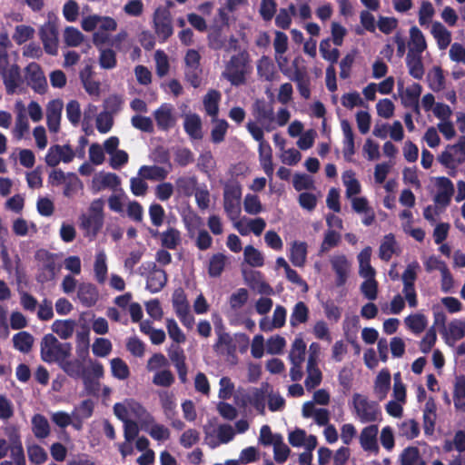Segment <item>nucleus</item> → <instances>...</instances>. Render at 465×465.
Returning a JSON list of instances; mask_svg holds the SVG:
<instances>
[{
	"label": "nucleus",
	"mask_w": 465,
	"mask_h": 465,
	"mask_svg": "<svg viewBox=\"0 0 465 465\" xmlns=\"http://www.w3.org/2000/svg\"><path fill=\"white\" fill-rule=\"evenodd\" d=\"M435 15V9L430 1L424 0L420 3L418 12L419 24L420 26L427 28L433 23L432 19Z\"/></svg>",
	"instance_id": "53"
},
{
	"label": "nucleus",
	"mask_w": 465,
	"mask_h": 465,
	"mask_svg": "<svg viewBox=\"0 0 465 465\" xmlns=\"http://www.w3.org/2000/svg\"><path fill=\"white\" fill-rule=\"evenodd\" d=\"M306 373L307 376L304 383L307 390L311 391L320 385L322 382V375L321 370L318 367V364H307Z\"/></svg>",
	"instance_id": "62"
},
{
	"label": "nucleus",
	"mask_w": 465,
	"mask_h": 465,
	"mask_svg": "<svg viewBox=\"0 0 465 465\" xmlns=\"http://www.w3.org/2000/svg\"><path fill=\"white\" fill-rule=\"evenodd\" d=\"M0 75L3 78V83L8 94L22 93L24 91V80L17 64H13L10 69Z\"/></svg>",
	"instance_id": "23"
},
{
	"label": "nucleus",
	"mask_w": 465,
	"mask_h": 465,
	"mask_svg": "<svg viewBox=\"0 0 465 465\" xmlns=\"http://www.w3.org/2000/svg\"><path fill=\"white\" fill-rule=\"evenodd\" d=\"M371 249L364 248L358 255L359 273L363 278L375 277V271L371 265Z\"/></svg>",
	"instance_id": "45"
},
{
	"label": "nucleus",
	"mask_w": 465,
	"mask_h": 465,
	"mask_svg": "<svg viewBox=\"0 0 465 465\" xmlns=\"http://www.w3.org/2000/svg\"><path fill=\"white\" fill-rule=\"evenodd\" d=\"M270 391L271 386L268 383H263L260 388L252 389L246 394V401L249 404L252 405L258 412L263 414L265 411V401Z\"/></svg>",
	"instance_id": "27"
},
{
	"label": "nucleus",
	"mask_w": 465,
	"mask_h": 465,
	"mask_svg": "<svg viewBox=\"0 0 465 465\" xmlns=\"http://www.w3.org/2000/svg\"><path fill=\"white\" fill-rule=\"evenodd\" d=\"M58 365L70 377L79 378L84 373V364L80 359L71 360L70 357H64Z\"/></svg>",
	"instance_id": "47"
},
{
	"label": "nucleus",
	"mask_w": 465,
	"mask_h": 465,
	"mask_svg": "<svg viewBox=\"0 0 465 465\" xmlns=\"http://www.w3.org/2000/svg\"><path fill=\"white\" fill-rule=\"evenodd\" d=\"M35 30L28 25H17L12 34V39L18 45L25 44L34 37Z\"/></svg>",
	"instance_id": "54"
},
{
	"label": "nucleus",
	"mask_w": 465,
	"mask_h": 465,
	"mask_svg": "<svg viewBox=\"0 0 465 465\" xmlns=\"http://www.w3.org/2000/svg\"><path fill=\"white\" fill-rule=\"evenodd\" d=\"M25 78L35 92L45 94L47 90V81L41 66L36 63H30L25 68Z\"/></svg>",
	"instance_id": "16"
},
{
	"label": "nucleus",
	"mask_w": 465,
	"mask_h": 465,
	"mask_svg": "<svg viewBox=\"0 0 465 465\" xmlns=\"http://www.w3.org/2000/svg\"><path fill=\"white\" fill-rule=\"evenodd\" d=\"M75 326L76 322L74 320H56L53 322L51 329L61 339L67 340L73 336Z\"/></svg>",
	"instance_id": "41"
},
{
	"label": "nucleus",
	"mask_w": 465,
	"mask_h": 465,
	"mask_svg": "<svg viewBox=\"0 0 465 465\" xmlns=\"http://www.w3.org/2000/svg\"><path fill=\"white\" fill-rule=\"evenodd\" d=\"M74 157L75 153L70 145L54 144L48 149L45 160L48 166L55 167L60 163H71Z\"/></svg>",
	"instance_id": "15"
},
{
	"label": "nucleus",
	"mask_w": 465,
	"mask_h": 465,
	"mask_svg": "<svg viewBox=\"0 0 465 465\" xmlns=\"http://www.w3.org/2000/svg\"><path fill=\"white\" fill-rule=\"evenodd\" d=\"M6 435L9 438V441H11L10 451L13 460H4L0 465H25L24 449L17 430L15 428L8 429Z\"/></svg>",
	"instance_id": "20"
},
{
	"label": "nucleus",
	"mask_w": 465,
	"mask_h": 465,
	"mask_svg": "<svg viewBox=\"0 0 465 465\" xmlns=\"http://www.w3.org/2000/svg\"><path fill=\"white\" fill-rule=\"evenodd\" d=\"M302 414L304 418H312L319 426H326L329 424V411L322 408H316L312 401H306L303 403Z\"/></svg>",
	"instance_id": "31"
},
{
	"label": "nucleus",
	"mask_w": 465,
	"mask_h": 465,
	"mask_svg": "<svg viewBox=\"0 0 465 465\" xmlns=\"http://www.w3.org/2000/svg\"><path fill=\"white\" fill-rule=\"evenodd\" d=\"M420 269V263L417 261H412L407 265L404 272L401 275V280L403 282L402 292L405 296L406 302L411 308H415L418 305L414 282L416 281Z\"/></svg>",
	"instance_id": "12"
},
{
	"label": "nucleus",
	"mask_w": 465,
	"mask_h": 465,
	"mask_svg": "<svg viewBox=\"0 0 465 465\" xmlns=\"http://www.w3.org/2000/svg\"><path fill=\"white\" fill-rule=\"evenodd\" d=\"M430 35L440 50H445L451 43V32L440 22L434 21L430 26Z\"/></svg>",
	"instance_id": "34"
},
{
	"label": "nucleus",
	"mask_w": 465,
	"mask_h": 465,
	"mask_svg": "<svg viewBox=\"0 0 465 465\" xmlns=\"http://www.w3.org/2000/svg\"><path fill=\"white\" fill-rule=\"evenodd\" d=\"M221 94L218 91L210 90L203 97V106L207 114L213 118L217 115L219 111V102Z\"/></svg>",
	"instance_id": "55"
},
{
	"label": "nucleus",
	"mask_w": 465,
	"mask_h": 465,
	"mask_svg": "<svg viewBox=\"0 0 465 465\" xmlns=\"http://www.w3.org/2000/svg\"><path fill=\"white\" fill-rule=\"evenodd\" d=\"M330 262L336 275V284L343 285L350 276L351 262L342 253L334 254L331 257Z\"/></svg>",
	"instance_id": "22"
},
{
	"label": "nucleus",
	"mask_w": 465,
	"mask_h": 465,
	"mask_svg": "<svg viewBox=\"0 0 465 465\" xmlns=\"http://www.w3.org/2000/svg\"><path fill=\"white\" fill-rule=\"evenodd\" d=\"M406 65L409 74L415 79H421L425 69L422 61V54H407Z\"/></svg>",
	"instance_id": "42"
},
{
	"label": "nucleus",
	"mask_w": 465,
	"mask_h": 465,
	"mask_svg": "<svg viewBox=\"0 0 465 465\" xmlns=\"http://www.w3.org/2000/svg\"><path fill=\"white\" fill-rule=\"evenodd\" d=\"M341 128L343 134L342 153L346 161L351 162L355 153L354 133L348 120L341 121Z\"/></svg>",
	"instance_id": "32"
},
{
	"label": "nucleus",
	"mask_w": 465,
	"mask_h": 465,
	"mask_svg": "<svg viewBox=\"0 0 465 465\" xmlns=\"http://www.w3.org/2000/svg\"><path fill=\"white\" fill-rule=\"evenodd\" d=\"M36 257L40 262L39 267L41 270V272L38 275V281L45 282L53 280L58 270L55 262V256L45 251H39L36 253Z\"/></svg>",
	"instance_id": "21"
},
{
	"label": "nucleus",
	"mask_w": 465,
	"mask_h": 465,
	"mask_svg": "<svg viewBox=\"0 0 465 465\" xmlns=\"http://www.w3.org/2000/svg\"><path fill=\"white\" fill-rule=\"evenodd\" d=\"M204 441L211 448L215 449L222 444H226L232 440L235 432L229 424H221L215 426L214 420H209L203 426Z\"/></svg>",
	"instance_id": "9"
},
{
	"label": "nucleus",
	"mask_w": 465,
	"mask_h": 465,
	"mask_svg": "<svg viewBox=\"0 0 465 465\" xmlns=\"http://www.w3.org/2000/svg\"><path fill=\"white\" fill-rule=\"evenodd\" d=\"M107 255L104 249L97 250L94 262V279L99 284H104L107 279Z\"/></svg>",
	"instance_id": "39"
},
{
	"label": "nucleus",
	"mask_w": 465,
	"mask_h": 465,
	"mask_svg": "<svg viewBox=\"0 0 465 465\" xmlns=\"http://www.w3.org/2000/svg\"><path fill=\"white\" fill-rule=\"evenodd\" d=\"M251 72L249 64V55L244 53H239L231 57L227 62L223 72V76L232 84L240 85L244 84L246 75Z\"/></svg>",
	"instance_id": "7"
},
{
	"label": "nucleus",
	"mask_w": 465,
	"mask_h": 465,
	"mask_svg": "<svg viewBox=\"0 0 465 465\" xmlns=\"http://www.w3.org/2000/svg\"><path fill=\"white\" fill-rule=\"evenodd\" d=\"M218 340L214 345V350L217 353L223 355H231L235 351V345L233 344L232 339L230 334L223 331L222 330L217 331Z\"/></svg>",
	"instance_id": "48"
},
{
	"label": "nucleus",
	"mask_w": 465,
	"mask_h": 465,
	"mask_svg": "<svg viewBox=\"0 0 465 465\" xmlns=\"http://www.w3.org/2000/svg\"><path fill=\"white\" fill-rule=\"evenodd\" d=\"M39 35L45 52L55 55L58 52V34L54 22L49 20L39 28Z\"/></svg>",
	"instance_id": "18"
},
{
	"label": "nucleus",
	"mask_w": 465,
	"mask_h": 465,
	"mask_svg": "<svg viewBox=\"0 0 465 465\" xmlns=\"http://www.w3.org/2000/svg\"><path fill=\"white\" fill-rule=\"evenodd\" d=\"M406 326L414 333H420L427 326V318L421 313L411 314L405 318Z\"/></svg>",
	"instance_id": "63"
},
{
	"label": "nucleus",
	"mask_w": 465,
	"mask_h": 465,
	"mask_svg": "<svg viewBox=\"0 0 465 465\" xmlns=\"http://www.w3.org/2000/svg\"><path fill=\"white\" fill-rule=\"evenodd\" d=\"M254 115L256 119L254 123L262 130L264 129L267 132H271L275 129L272 108H267L263 104H257Z\"/></svg>",
	"instance_id": "37"
},
{
	"label": "nucleus",
	"mask_w": 465,
	"mask_h": 465,
	"mask_svg": "<svg viewBox=\"0 0 465 465\" xmlns=\"http://www.w3.org/2000/svg\"><path fill=\"white\" fill-rule=\"evenodd\" d=\"M80 78L84 90L88 93L89 95L94 97H98L100 95V83L92 77L91 67H85L80 73Z\"/></svg>",
	"instance_id": "46"
},
{
	"label": "nucleus",
	"mask_w": 465,
	"mask_h": 465,
	"mask_svg": "<svg viewBox=\"0 0 465 465\" xmlns=\"http://www.w3.org/2000/svg\"><path fill=\"white\" fill-rule=\"evenodd\" d=\"M435 185L437 187L436 203L442 206L447 205L454 193L452 182L447 177H438L436 178Z\"/></svg>",
	"instance_id": "33"
},
{
	"label": "nucleus",
	"mask_w": 465,
	"mask_h": 465,
	"mask_svg": "<svg viewBox=\"0 0 465 465\" xmlns=\"http://www.w3.org/2000/svg\"><path fill=\"white\" fill-rule=\"evenodd\" d=\"M81 26L85 32L96 31L93 35V43L96 47L106 44L110 34L117 29V21L106 15H91L82 18Z\"/></svg>",
	"instance_id": "2"
},
{
	"label": "nucleus",
	"mask_w": 465,
	"mask_h": 465,
	"mask_svg": "<svg viewBox=\"0 0 465 465\" xmlns=\"http://www.w3.org/2000/svg\"><path fill=\"white\" fill-rule=\"evenodd\" d=\"M200 59L199 52L194 49H189L184 56L185 78L195 88L199 87L202 83Z\"/></svg>",
	"instance_id": "14"
},
{
	"label": "nucleus",
	"mask_w": 465,
	"mask_h": 465,
	"mask_svg": "<svg viewBox=\"0 0 465 465\" xmlns=\"http://www.w3.org/2000/svg\"><path fill=\"white\" fill-rule=\"evenodd\" d=\"M243 257L245 262L252 267H262L264 263L262 253L252 245H247L244 248Z\"/></svg>",
	"instance_id": "64"
},
{
	"label": "nucleus",
	"mask_w": 465,
	"mask_h": 465,
	"mask_svg": "<svg viewBox=\"0 0 465 465\" xmlns=\"http://www.w3.org/2000/svg\"><path fill=\"white\" fill-rule=\"evenodd\" d=\"M169 171L158 165H143L139 169L138 174L148 180L161 181L167 177Z\"/></svg>",
	"instance_id": "49"
},
{
	"label": "nucleus",
	"mask_w": 465,
	"mask_h": 465,
	"mask_svg": "<svg viewBox=\"0 0 465 465\" xmlns=\"http://www.w3.org/2000/svg\"><path fill=\"white\" fill-rule=\"evenodd\" d=\"M32 430L38 439H45L50 434L49 422L43 415L36 414L32 419Z\"/></svg>",
	"instance_id": "56"
},
{
	"label": "nucleus",
	"mask_w": 465,
	"mask_h": 465,
	"mask_svg": "<svg viewBox=\"0 0 465 465\" xmlns=\"http://www.w3.org/2000/svg\"><path fill=\"white\" fill-rule=\"evenodd\" d=\"M424 431L426 434H431L436 420V404L433 399L430 398L423 410Z\"/></svg>",
	"instance_id": "51"
},
{
	"label": "nucleus",
	"mask_w": 465,
	"mask_h": 465,
	"mask_svg": "<svg viewBox=\"0 0 465 465\" xmlns=\"http://www.w3.org/2000/svg\"><path fill=\"white\" fill-rule=\"evenodd\" d=\"M154 118L159 128L167 130L174 125L173 107L169 104H162L155 112Z\"/></svg>",
	"instance_id": "38"
},
{
	"label": "nucleus",
	"mask_w": 465,
	"mask_h": 465,
	"mask_svg": "<svg viewBox=\"0 0 465 465\" xmlns=\"http://www.w3.org/2000/svg\"><path fill=\"white\" fill-rule=\"evenodd\" d=\"M141 427L153 440L158 441H165L170 438L171 435L170 430L166 426L156 422L154 418L150 413Z\"/></svg>",
	"instance_id": "28"
},
{
	"label": "nucleus",
	"mask_w": 465,
	"mask_h": 465,
	"mask_svg": "<svg viewBox=\"0 0 465 465\" xmlns=\"http://www.w3.org/2000/svg\"><path fill=\"white\" fill-rule=\"evenodd\" d=\"M391 387V376L388 369L381 370L373 381V394L379 401L386 399Z\"/></svg>",
	"instance_id": "29"
},
{
	"label": "nucleus",
	"mask_w": 465,
	"mask_h": 465,
	"mask_svg": "<svg viewBox=\"0 0 465 465\" xmlns=\"http://www.w3.org/2000/svg\"><path fill=\"white\" fill-rule=\"evenodd\" d=\"M379 429L377 425H368L364 427L359 435L361 448L371 455H378L380 446L378 443Z\"/></svg>",
	"instance_id": "19"
},
{
	"label": "nucleus",
	"mask_w": 465,
	"mask_h": 465,
	"mask_svg": "<svg viewBox=\"0 0 465 465\" xmlns=\"http://www.w3.org/2000/svg\"><path fill=\"white\" fill-rule=\"evenodd\" d=\"M167 276L163 270L153 269L147 278V289L152 292H158L166 284Z\"/></svg>",
	"instance_id": "44"
},
{
	"label": "nucleus",
	"mask_w": 465,
	"mask_h": 465,
	"mask_svg": "<svg viewBox=\"0 0 465 465\" xmlns=\"http://www.w3.org/2000/svg\"><path fill=\"white\" fill-rule=\"evenodd\" d=\"M154 33L161 42H165L173 34V23L167 7H157L153 15Z\"/></svg>",
	"instance_id": "13"
},
{
	"label": "nucleus",
	"mask_w": 465,
	"mask_h": 465,
	"mask_svg": "<svg viewBox=\"0 0 465 465\" xmlns=\"http://www.w3.org/2000/svg\"><path fill=\"white\" fill-rule=\"evenodd\" d=\"M427 47L428 44L424 34L418 26H411L409 31L407 54H422Z\"/></svg>",
	"instance_id": "30"
},
{
	"label": "nucleus",
	"mask_w": 465,
	"mask_h": 465,
	"mask_svg": "<svg viewBox=\"0 0 465 465\" xmlns=\"http://www.w3.org/2000/svg\"><path fill=\"white\" fill-rule=\"evenodd\" d=\"M14 346L21 352H29L34 344V337L27 331H20L13 337Z\"/></svg>",
	"instance_id": "60"
},
{
	"label": "nucleus",
	"mask_w": 465,
	"mask_h": 465,
	"mask_svg": "<svg viewBox=\"0 0 465 465\" xmlns=\"http://www.w3.org/2000/svg\"><path fill=\"white\" fill-rule=\"evenodd\" d=\"M350 405L354 418L361 423L377 421L381 416L379 403L370 400L366 395L353 393Z\"/></svg>",
	"instance_id": "4"
},
{
	"label": "nucleus",
	"mask_w": 465,
	"mask_h": 465,
	"mask_svg": "<svg viewBox=\"0 0 465 465\" xmlns=\"http://www.w3.org/2000/svg\"><path fill=\"white\" fill-rule=\"evenodd\" d=\"M64 104L60 99L50 101L46 105V124L49 131L57 134L60 131Z\"/></svg>",
	"instance_id": "25"
},
{
	"label": "nucleus",
	"mask_w": 465,
	"mask_h": 465,
	"mask_svg": "<svg viewBox=\"0 0 465 465\" xmlns=\"http://www.w3.org/2000/svg\"><path fill=\"white\" fill-rule=\"evenodd\" d=\"M286 317V309L282 305H277L273 311L272 318L267 316L262 318L259 322V327L261 331L264 332L272 331L275 329H280L284 326Z\"/></svg>",
	"instance_id": "24"
},
{
	"label": "nucleus",
	"mask_w": 465,
	"mask_h": 465,
	"mask_svg": "<svg viewBox=\"0 0 465 465\" xmlns=\"http://www.w3.org/2000/svg\"><path fill=\"white\" fill-rule=\"evenodd\" d=\"M306 351V344L302 338H296L292 344L289 353V360L291 363L302 364L304 361Z\"/></svg>",
	"instance_id": "57"
},
{
	"label": "nucleus",
	"mask_w": 465,
	"mask_h": 465,
	"mask_svg": "<svg viewBox=\"0 0 465 465\" xmlns=\"http://www.w3.org/2000/svg\"><path fill=\"white\" fill-rule=\"evenodd\" d=\"M307 259V244L304 242H293L290 248V260L296 267H303Z\"/></svg>",
	"instance_id": "43"
},
{
	"label": "nucleus",
	"mask_w": 465,
	"mask_h": 465,
	"mask_svg": "<svg viewBox=\"0 0 465 465\" xmlns=\"http://www.w3.org/2000/svg\"><path fill=\"white\" fill-rule=\"evenodd\" d=\"M437 160L449 170L450 175L454 176L457 167L465 161V136H460L453 144H448Z\"/></svg>",
	"instance_id": "8"
},
{
	"label": "nucleus",
	"mask_w": 465,
	"mask_h": 465,
	"mask_svg": "<svg viewBox=\"0 0 465 465\" xmlns=\"http://www.w3.org/2000/svg\"><path fill=\"white\" fill-rule=\"evenodd\" d=\"M422 87L418 83H412L407 87H404L401 81L398 82V93L401 97V103L405 107L414 108L416 113H419V98L421 94Z\"/></svg>",
	"instance_id": "17"
},
{
	"label": "nucleus",
	"mask_w": 465,
	"mask_h": 465,
	"mask_svg": "<svg viewBox=\"0 0 465 465\" xmlns=\"http://www.w3.org/2000/svg\"><path fill=\"white\" fill-rule=\"evenodd\" d=\"M77 298L84 306L92 307L99 299V292L94 284L82 282L78 286Z\"/></svg>",
	"instance_id": "36"
},
{
	"label": "nucleus",
	"mask_w": 465,
	"mask_h": 465,
	"mask_svg": "<svg viewBox=\"0 0 465 465\" xmlns=\"http://www.w3.org/2000/svg\"><path fill=\"white\" fill-rule=\"evenodd\" d=\"M184 130L192 139H201L203 137L202 120L196 114H187L183 121Z\"/></svg>",
	"instance_id": "40"
},
{
	"label": "nucleus",
	"mask_w": 465,
	"mask_h": 465,
	"mask_svg": "<svg viewBox=\"0 0 465 465\" xmlns=\"http://www.w3.org/2000/svg\"><path fill=\"white\" fill-rule=\"evenodd\" d=\"M242 186L237 183L225 184L223 191V209L229 220L239 218L241 208Z\"/></svg>",
	"instance_id": "11"
},
{
	"label": "nucleus",
	"mask_w": 465,
	"mask_h": 465,
	"mask_svg": "<svg viewBox=\"0 0 465 465\" xmlns=\"http://www.w3.org/2000/svg\"><path fill=\"white\" fill-rule=\"evenodd\" d=\"M247 129L253 139L259 142L260 163L264 173L268 176H272L273 173L272 148L270 144L263 139L262 129L260 128L255 123H248Z\"/></svg>",
	"instance_id": "10"
},
{
	"label": "nucleus",
	"mask_w": 465,
	"mask_h": 465,
	"mask_svg": "<svg viewBox=\"0 0 465 465\" xmlns=\"http://www.w3.org/2000/svg\"><path fill=\"white\" fill-rule=\"evenodd\" d=\"M120 184L119 177L113 173L99 172L92 180V190L95 193L105 189L115 190Z\"/></svg>",
	"instance_id": "26"
},
{
	"label": "nucleus",
	"mask_w": 465,
	"mask_h": 465,
	"mask_svg": "<svg viewBox=\"0 0 465 465\" xmlns=\"http://www.w3.org/2000/svg\"><path fill=\"white\" fill-rule=\"evenodd\" d=\"M342 183L346 188V196L350 199L361 193V186L351 170L345 171L341 175Z\"/></svg>",
	"instance_id": "50"
},
{
	"label": "nucleus",
	"mask_w": 465,
	"mask_h": 465,
	"mask_svg": "<svg viewBox=\"0 0 465 465\" xmlns=\"http://www.w3.org/2000/svg\"><path fill=\"white\" fill-rule=\"evenodd\" d=\"M401 465H426L416 447H407L400 455Z\"/></svg>",
	"instance_id": "52"
},
{
	"label": "nucleus",
	"mask_w": 465,
	"mask_h": 465,
	"mask_svg": "<svg viewBox=\"0 0 465 465\" xmlns=\"http://www.w3.org/2000/svg\"><path fill=\"white\" fill-rule=\"evenodd\" d=\"M289 442L293 447H305L309 451L314 450L317 446V439L313 435H307L303 430L296 429L289 433Z\"/></svg>",
	"instance_id": "35"
},
{
	"label": "nucleus",
	"mask_w": 465,
	"mask_h": 465,
	"mask_svg": "<svg viewBox=\"0 0 465 465\" xmlns=\"http://www.w3.org/2000/svg\"><path fill=\"white\" fill-rule=\"evenodd\" d=\"M104 205L102 199L94 200L88 208L87 213L80 216V227L84 231L85 236L93 240L104 224Z\"/></svg>",
	"instance_id": "6"
},
{
	"label": "nucleus",
	"mask_w": 465,
	"mask_h": 465,
	"mask_svg": "<svg viewBox=\"0 0 465 465\" xmlns=\"http://www.w3.org/2000/svg\"><path fill=\"white\" fill-rule=\"evenodd\" d=\"M99 50V64L103 69L110 70L116 66V54L112 48H105L100 45Z\"/></svg>",
	"instance_id": "58"
},
{
	"label": "nucleus",
	"mask_w": 465,
	"mask_h": 465,
	"mask_svg": "<svg viewBox=\"0 0 465 465\" xmlns=\"http://www.w3.org/2000/svg\"><path fill=\"white\" fill-rule=\"evenodd\" d=\"M114 413L124 423V436L127 440H134L139 432L138 422L142 425L148 418L147 410L134 399H124L116 402Z\"/></svg>",
	"instance_id": "1"
},
{
	"label": "nucleus",
	"mask_w": 465,
	"mask_h": 465,
	"mask_svg": "<svg viewBox=\"0 0 465 465\" xmlns=\"http://www.w3.org/2000/svg\"><path fill=\"white\" fill-rule=\"evenodd\" d=\"M112 375L120 381H124L130 376V369L121 358H113L110 361Z\"/></svg>",
	"instance_id": "61"
},
{
	"label": "nucleus",
	"mask_w": 465,
	"mask_h": 465,
	"mask_svg": "<svg viewBox=\"0 0 465 465\" xmlns=\"http://www.w3.org/2000/svg\"><path fill=\"white\" fill-rule=\"evenodd\" d=\"M72 345L60 342L55 336L49 333L43 337L40 343L41 359L47 363H59L64 357H70Z\"/></svg>",
	"instance_id": "5"
},
{
	"label": "nucleus",
	"mask_w": 465,
	"mask_h": 465,
	"mask_svg": "<svg viewBox=\"0 0 465 465\" xmlns=\"http://www.w3.org/2000/svg\"><path fill=\"white\" fill-rule=\"evenodd\" d=\"M309 317V309L305 305L304 302H297L292 311L290 317V324L292 327H296L299 324L304 323L307 322Z\"/></svg>",
	"instance_id": "59"
},
{
	"label": "nucleus",
	"mask_w": 465,
	"mask_h": 465,
	"mask_svg": "<svg viewBox=\"0 0 465 465\" xmlns=\"http://www.w3.org/2000/svg\"><path fill=\"white\" fill-rule=\"evenodd\" d=\"M433 324L440 328V333L447 344H454L465 337V320L453 319L446 323L447 316L439 305L432 306Z\"/></svg>",
	"instance_id": "3"
}]
</instances>
